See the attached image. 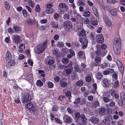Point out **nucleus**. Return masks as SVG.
<instances>
[{
    "instance_id": "obj_1",
    "label": "nucleus",
    "mask_w": 125,
    "mask_h": 125,
    "mask_svg": "<svg viewBox=\"0 0 125 125\" xmlns=\"http://www.w3.org/2000/svg\"><path fill=\"white\" fill-rule=\"evenodd\" d=\"M114 50L116 54H119L121 50V40L119 38H115L113 41Z\"/></svg>"
},
{
    "instance_id": "obj_2",
    "label": "nucleus",
    "mask_w": 125,
    "mask_h": 125,
    "mask_svg": "<svg viewBox=\"0 0 125 125\" xmlns=\"http://www.w3.org/2000/svg\"><path fill=\"white\" fill-rule=\"evenodd\" d=\"M48 41H46L43 43L39 44L35 47L34 51L37 54L40 53L44 51L47 47Z\"/></svg>"
},
{
    "instance_id": "obj_3",
    "label": "nucleus",
    "mask_w": 125,
    "mask_h": 125,
    "mask_svg": "<svg viewBox=\"0 0 125 125\" xmlns=\"http://www.w3.org/2000/svg\"><path fill=\"white\" fill-rule=\"evenodd\" d=\"M74 116L76 121L80 123H85L87 120L84 114H82L81 115L79 113H76L75 114Z\"/></svg>"
},
{
    "instance_id": "obj_4",
    "label": "nucleus",
    "mask_w": 125,
    "mask_h": 125,
    "mask_svg": "<svg viewBox=\"0 0 125 125\" xmlns=\"http://www.w3.org/2000/svg\"><path fill=\"white\" fill-rule=\"evenodd\" d=\"M80 42L82 43L83 48H85L87 46L88 41L85 37H82L79 40Z\"/></svg>"
},
{
    "instance_id": "obj_5",
    "label": "nucleus",
    "mask_w": 125,
    "mask_h": 125,
    "mask_svg": "<svg viewBox=\"0 0 125 125\" xmlns=\"http://www.w3.org/2000/svg\"><path fill=\"white\" fill-rule=\"evenodd\" d=\"M96 40L97 43H101L104 42V38L103 34H99L97 35L96 36Z\"/></svg>"
},
{
    "instance_id": "obj_6",
    "label": "nucleus",
    "mask_w": 125,
    "mask_h": 125,
    "mask_svg": "<svg viewBox=\"0 0 125 125\" xmlns=\"http://www.w3.org/2000/svg\"><path fill=\"white\" fill-rule=\"evenodd\" d=\"M31 99V97L30 95L28 93L25 94L23 96L22 102V103L30 101Z\"/></svg>"
},
{
    "instance_id": "obj_7",
    "label": "nucleus",
    "mask_w": 125,
    "mask_h": 125,
    "mask_svg": "<svg viewBox=\"0 0 125 125\" xmlns=\"http://www.w3.org/2000/svg\"><path fill=\"white\" fill-rule=\"evenodd\" d=\"M7 62H8L6 65V67L8 69H9L14 66L15 63V61L13 59L10 60Z\"/></svg>"
},
{
    "instance_id": "obj_8",
    "label": "nucleus",
    "mask_w": 125,
    "mask_h": 125,
    "mask_svg": "<svg viewBox=\"0 0 125 125\" xmlns=\"http://www.w3.org/2000/svg\"><path fill=\"white\" fill-rule=\"evenodd\" d=\"M64 27L66 29H69L72 27L71 22L70 21H66L63 23Z\"/></svg>"
},
{
    "instance_id": "obj_9",
    "label": "nucleus",
    "mask_w": 125,
    "mask_h": 125,
    "mask_svg": "<svg viewBox=\"0 0 125 125\" xmlns=\"http://www.w3.org/2000/svg\"><path fill=\"white\" fill-rule=\"evenodd\" d=\"M116 63L121 73L122 74L124 72V68L122 64L119 60H117L116 61Z\"/></svg>"
},
{
    "instance_id": "obj_10",
    "label": "nucleus",
    "mask_w": 125,
    "mask_h": 125,
    "mask_svg": "<svg viewBox=\"0 0 125 125\" xmlns=\"http://www.w3.org/2000/svg\"><path fill=\"white\" fill-rule=\"evenodd\" d=\"M13 41L15 43L18 44L20 43V37L17 35H14L12 37Z\"/></svg>"
},
{
    "instance_id": "obj_11",
    "label": "nucleus",
    "mask_w": 125,
    "mask_h": 125,
    "mask_svg": "<svg viewBox=\"0 0 125 125\" xmlns=\"http://www.w3.org/2000/svg\"><path fill=\"white\" fill-rule=\"evenodd\" d=\"M11 57V54L9 51H7L5 55V59L6 61H8L10 60Z\"/></svg>"
},
{
    "instance_id": "obj_12",
    "label": "nucleus",
    "mask_w": 125,
    "mask_h": 125,
    "mask_svg": "<svg viewBox=\"0 0 125 125\" xmlns=\"http://www.w3.org/2000/svg\"><path fill=\"white\" fill-rule=\"evenodd\" d=\"M91 122L94 124H97L98 123L99 119L96 117H93L91 119Z\"/></svg>"
},
{
    "instance_id": "obj_13",
    "label": "nucleus",
    "mask_w": 125,
    "mask_h": 125,
    "mask_svg": "<svg viewBox=\"0 0 125 125\" xmlns=\"http://www.w3.org/2000/svg\"><path fill=\"white\" fill-rule=\"evenodd\" d=\"M94 60L95 62V65L96 66L99 65L101 62V58L98 56L96 57L95 58Z\"/></svg>"
},
{
    "instance_id": "obj_14",
    "label": "nucleus",
    "mask_w": 125,
    "mask_h": 125,
    "mask_svg": "<svg viewBox=\"0 0 125 125\" xmlns=\"http://www.w3.org/2000/svg\"><path fill=\"white\" fill-rule=\"evenodd\" d=\"M64 119H65L66 123H70L72 121V119L70 117H68L67 115H65L63 117Z\"/></svg>"
},
{
    "instance_id": "obj_15",
    "label": "nucleus",
    "mask_w": 125,
    "mask_h": 125,
    "mask_svg": "<svg viewBox=\"0 0 125 125\" xmlns=\"http://www.w3.org/2000/svg\"><path fill=\"white\" fill-rule=\"evenodd\" d=\"M110 81L107 79L104 80L103 81V85L104 86L106 87L109 85Z\"/></svg>"
},
{
    "instance_id": "obj_16",
    "label": "nucleus",
    "mask_w": 125,
    "mask_h": 125,
    "mask_svg": "<svg viewBox=\"0 0 125 125\" xmlns=\"http://www.w3.org/2000/svg\"><path fill=\"white\" fill-rule=\"evenodd\" d=\"M27 23L28 25H32L34 23V21L33 20H31L30 18H28L27 19Z\"/></svg>"
},
{
    "instance_id": "obj_17",
    "label": "nucleus",
    "mask_w": 125,
    "mask_h": 125,
    "mask_svg": "<svg viewBox=\"0 0 125 125\" xmlns=\"http://www.w3.org/2000/svg\"><path fill=\"white\" fill-rule=\"evenodd\" d=\"M27 80L30 82L33 81V79L32 73H30L28 74L27 77Z\"/></svg>"
},
{
    "instance_id": "obj_18",
    "label": "nucleus",
    "mask_w": 125,
    "mask_h": 125,
    "mask_svg": "<svg viewBox=\"0 0 125 125\" xmlns=\"http://www.w3.org/2000/svg\"><path fill=\"white\" fill-rule=\"evenodd\" d=\"M114 72V70L112 69H109L103 72L104 74L105 75L108 74L109 73H112Z\"/></svg>"
},
{
    "instance_id": "obj_19",
    "label": "nucleus",
    "mask_w": 125,
    "mask_h": 125,
    "mask_svg": "<svg viewBox=\"0 0 125 125\" xmlns=\"http://www.w3.org/2000/svg\"><path fill=\"white\" fill-rule=\"evenodd\" d=\"M19 51L20 53L22 52L24 49L25 48V47L23 44H21L19 46Z\"/></svg>"
},
{
    "instance_id": "obj_20",
    "label": "nucleus",
    "mask_w": 125,
    "mask_h": 125,
    "mask_svg": "<svg viewBox=\"0 0 125 125\" xmlns=\"http://www.w3.org/2000/svg\"><path fill=\"white\" fill-rule=\"evenodd\" d=\"M92 9L94 13L95 16L98 17V13L97 10V8L95 6L92 7Z\"/></svg>"
},
{
    "instance_id": "obj_21",
    "label": "nucleus",
    "mask_w": 125,
    "mask_h": 125,
    "mask_svg": "<svg viewBox=\"0 0 125 125\" xmlns=\"http://www.w3.org/2000/svg\"><path fill=\"white\" fill-rule=\"evenodd\" d=\"M93 88L94 89V90H92L91 93L93 94H94L96 92V89L97 88V84L95 83H93Z\"/></svg>"
},
{
    "instance_id": "obj_22",
    "label": "nucleus",
    "mask_w": 125,
    "mask_h": 125,
    "mask_svg": "<svg viewBox=\"0 0 125 125\" xmlns=\"http://www.w3.org/2000/svg\"><path fill=\"white\" fill-rule=\"evenodd\" d=\"M13 29L16 32H18L21 30V27L15 25L13 26Z\"/></svg>"
},
{
    "instance_id": "obj_23",
    "label": "nucleus",
    "mask_w": 125,
    "mask_h": 125,
    "mask_svg": "<svg viewBox=\"0 0 125 125\" xmlns=\"http://www.w3.org/2000/svg\"><path fill=\"white\" fill-rule=\"evenodd\" d=\"M78 56L80 58H81V57L83 56V60H85V56L84 54H83L82 51H80L78 52Z\"/></svg>"
},
{
    "instance_id": "obj_24",
    "label": "nucleus",
    "mask_w": 125,
    "mask_h": 125,
    "mask_svg": "<svg viewBox=\"0 0 125 125\" xmlns=\"http://www.w3.org/2000/svg\"><path fill=\"white\" fill-rule=\"evenodd\" d=\"M50 24L52 27L55 28H57L58 25V23H56L53 21H52L51 22Z\"/></svg>"
},
{
    "instance_id": "obj_25",
    "label": "nucleus",
    "mask_w": 125,
    "mask_h": 125,
    "mask_svg": "<svg viewBox=\"0 0 125 125\" xmlns=\"http://www.w3.org/2000/svg\"><path fill=\"white\" fill-rule=\"evenodd\" d=\"M59 6L61 8H67L68 6L67 5L64 3H62L59 4Z\"/></svg>"
},
{
    "instance_id": "obj_26",
    "label": "nucleus",
    "mask_w": 125,
    "mask_h": 125,
    "mask_svg": "<svg viewBox=\"0 0 125 125\" xmlns=\"http://www.w3.org/2000/svg\"><path fill=\"white\" fill-rule=\"evenodd\" d=\"M100 103L98 101H96L94 102L92 105V107L94 108H96L97 107L99 106Z\"/></svg>"
},
{
    "instance_id": "obj_27",
    "label": "nucleus",
    "mask_w": 125,
    "mask_h": 125,
    "mask_svg": "<svg viewBox=\"0 0 125 125\" xmlns=\"http://www.w3.org/2000/svg\"><path fill=\"white\" fill-rule=\"evenodd\" d=\"M77 4L78 6L80 5L85 6L86 5V3L83 2V0H79Z\"/></svg>"
},
{
    "instance_id": "obj_28",
    "label": "nucleus",
    "mask_w": 125,
    "mask_h": 125,
    "mask_svg": "<svg viewBox=\"0 0 125 125\" xmlns=\"http://www.w3.org/2000/svg\"><path fill=\"white\" fill-rule=\"evenodd\" d=\"M28 3L29 5L31 7H33L35 5L34 2L31 0H29Z\"/></svg>"
},
{
    "instance_id": "obj_29",
    "label": "nucleus",
    "mask_w": 125,
    "mask_h": 125,
    "mask_svg": "<svg viewBox=\"0 0 125 125\" xmlns=\"http://www.w3.org/2000/svg\"><path fill=\"white\" fill-rule=\"evenodd\" d=\"M4 6L6 9L7 10H8L10 9V6L8 3L6 1L4 2Z\"/></svg>"
},
{
    "instance_id": "obj_30",
    "label": "nucleus",
    "mask_w": 125,
    "mask_h": 125,
    "mask_svg": "<svg viewBox=\"0 0 125 125\" xmlns=\"http://www.w3.org/2000/svg\"><path fill=\"white\" fill-rule=\"evenodd\" d=\"M92 77V76L90 75H87L86 77V80L88 82H90L91 81Z\"/></svg>"
},
{
    "instance_id": "obj_31",
    "label": "nucleus",
    "mask_w": 125,
    "mask_h": 125,
    "mask_svg": "<svg viewBox=\"0 0 125 125\" xmlns=\"http://www.w3.org/2000/svg\"><path fill=\"white\" fill-rule=\"evenodd\" d=\"M36 84L38 86H41L43 85L42 82L40 80H37V81Z\"/></svg>"
},
{
    "instance_id": "obj_32",
    "label": "nucleus",
    "mask_w": 125,
    "mask_h": 125,
    "mask_svg": "<svg viewBox=\"0 0 125 125\" xmlns=\"http://www.w3.org/2000/svg\"><path fill=\"white\" fill-rule=\"evenodd\" d=\"M109 12L112 16H115L116 15V11L115 9H113L109 11Z\"/></svg>"
},
{
    "instance_id": "obj_33",
    "label": "nucleus",
    "mask_w": 125,
    "mask_h": 125,
    "mask_svg": "<svg viewBox=\"0 0 125 125\" xmlns=\"http://www.w3.org/2000/svg\"><path fill=\"white\" fill-rule=\"evenodd\" d=\"M90 12L89 11H86L84 12L83 13V16L85 17H89L90 14Z\"/></svg>"
},
{
    "instance_id": "obj_34",
    "label": "nucleus",
    "mask_w": 125,
    "mask_h": 125,
    "mask_svg": "<svg viewBox=\"0 0 125 125\" xmlns=\"http://www.w3.org/2000/svg\"><path fill=\"white\" fill-rule=\"evenodd\" d=\"M86 34L85 31L83 29H82L80 32L79 36L80 37L84 36Z\"/></svg>"
},
{
    "instance_id": "obj_35",
    "label": "nucleus",
    "mask_w": 125,
    "mask_h": 125,
    "mask_svg": "<svg viewBox=\"0 0 125 125\" xmlns=\"http://www.w3.org/2000/svg\"><path fill=\"white\" fill-rule=\"evenodd\" d=\"M41 9L39 5L37 4L35 8V10L36 12H39L40 11Z\"/></svg>"
},
{
    "instance_id": "obj_36",
    "label": "nucleus",
    "mask_w": 125,
    "mask_h": 125,
    "mask_svg": "<svg viewBox=\"0 0 125 125\" xmlns=\"http://www.w3.org/2000/svg\"><path fill=\"white\" fill-rule=\"evenodd\" d=\"M63 18L65 20H69L70 18L69 15L68 14H65L63 15Z\"/></svg>"
},
{
    "instance_id": "obj_37",
    "label": "nucleus",
    "mask_w": 125,
    "mask_h": 125,
    "mask_svg": "<svg viewBox=\"0 0 125 125\" xmlns=\"http://www.w3.org/2000/svg\"><path fill=\"white\" fill-rule=\"evenodd\" d=\"M105 111V109L104 108H100L99 110V113L100 115L104 113Z\"/></svg>"
},
{
    "instance_id": "obj_38",
    "label": "nucleus",
    "mask_w": 125,
    "mask_h": 125,
    "mask_svg": "<svg viewBox=\"0 0 125 125\" xmlns=\"http://www.w3.org/2000/svg\"><path fill=\"white\" fill-rule=\"evenodd\" d=\"M89 37L91 40H94L95 39L94 34L92 33H91L89 36Z\"/></svg>"
},
{
    "instance_id": "obj_39",
    "label": "nucleus",
    "mask_w": 125,
    "mask_h": 125,
    "mask_svg": "<svg viewBox=\"0 0 125 125\" xmlns=\"http://www.w3.org/2000/svg\"><path fill=\"white\" fill-rule=\"evenodd\" d=\"M121 100H123L125 102V94L123 92H122L120 94Z\"/></svg>"
},
{
    "instance_id": "obj_40",
    "label": "nucleus",
    "mask_w": 125,
    "mask_h": 125,
    "mask_svg": "<svg viewBox=\"0 0 125 125\" xmlns=\"http://www.w3.org/2000/svg\"><path fill=\"white\" fill-rule=\"evenodd\" d=\"M74 14H76L77 16L78 17V20H79V21H80L81 20L83 19V18L78 13H76V12L75 11H74Z\"/></svg>"
},
{
    "instance_id": "obj_41",
    "label": "nucleus",
    "mask_w": 125,
    "mask_h": 125,
    "mask_svg": "<svg viewBox=\"0 0 125 125\" xmlns=\"http://www.w3.org/2000/svg\"><path fill=\"white\" fill-rule=\"evenodd\" d=\"M102 77V75L100 73H98L96 75V77L97 80L100 79Z\"/></svg>"
},
{
    "instance_id": "obj_42",
    "label": "nucleus",
    "mask_w": 125,
    "mask_h": 125,
    "mask_svg": "<svg viewBox=\"0 0 125 125\" xmlns=\"http://www.w3.org/2000/svg\"><path fill=\"white\" fill-rule=\"evenodd\" d=\"M61 86L62 87H64L66 86L67 85V83L65 82H60Z\"/></svg>"
},
{
    "instance_id": "obj_43",
    "label": "nucleus",
    "mask_w": 125,
    "mask_h": 125,
    "mask_svg": "<svg viewBox=\"0 0 125 125\" xmlns=\"http://www.w3.org/2000/svg\"><path fill=\"white\" fill-rule=\"evenodd\" d=\"M53 11V10L52 9L49 8L47 9L46 12V13L50 14L52 13Z\"/></svg>"
},
{
    "instance_id": "obj_44",
    "label": "nucleus",
    "mask_w": 125,
    "mask_h": 125,
    "mask_svg": "<svg viewBox=\"0 0 125 125\" xmlns=\"http://www.w3.org/2000/svg\"><path fill=\"white\" fill-rule=\"evenodd\" d=\"M124 120L121 119L117 122L118 125H123Z\"/></svg>"
},
{
    "instance_id": "obj_45",
    "label": "nucleus",
    "mask_w": 125,
    "mask_h": 125,
    "mask_svg": "<svg viewBox=\"0 0 125 125\" xmlns=\"http://www.w3.org/2000/svg\"><path fill=\"white\" fill-rule=\"evenodd\" d=\"M48 87L49 88H52L54 86L53 84L51 82H49L47 83Z\"/></svg>"
},
{
    "instance_id": "obj_46",
    "label": "nucleus",
    "mask_w": 125,
    "mask_h": 125,
    "mask_svg": "<svg viewBox=\"0 0 125 125\" xmlns=\"http://www.w3.org/2000/svg\"><path fill=\"white\" fill-rule=\"evenodd\" d=\"M119 83L118 81H115L113 84V87L114 88L117 87L119 86Z\"/></svg>"
},
{
    "instance_id": "obj_47",
    "label": "nucleus",
    "mask_w": 125,
    "mask_h": 125,
    "mask_svg": "<svg viewBox=\"0 0 125 125\" xmlns=\"http://www.w3.org/2000/svg\"><path fill=\"white\" fill-rule=\"evenodd\" d=\"M26 107L28 109H31L33 107V105L31 103H29L27 104Z\"/></svg>"
},
{
    "instance_id": "obj_48",
    "label": "nucleus",
    "mask_w": 125,
    "mask_h": 125,
    "mask_svg": "<svg viewBox=\"0 0 125 125\" xmlns=\"http://www.w3.org/2000/svg\"><path fill=\"white\" fill-rule=\"evenodd\" d=\"M116 2V0H107V2L109 4H113Z\"/></svg>"
},
{
    "instance_id": "obj_49",
    "label": "nucleus",
    "mask_w": 125,
    "mask_h": 125,
    "mask_svg": "<svg viewBox=\"0 0 125 125\" xmlns=\"http://www.w3.org/2000/svg\"><path fill=\"white\" fill-rule=\"evenodd\" d=\"M22 13L24 17H26L27 16V12L25 10H23L22 11Z\"/></svg>"
},
{
    "instance_id": "obj_50",
    "label": "nucleus",
    "mask_w": 125,
    "mask_h": 125,
    "mask_svg": "<svg viewBox=\"0 0 125 125\" xmlns=\"http://www.w3.org/2000/svg\"><path fill=\"white\" fill-rule=\"evenodd\" d=\"M62 61L63 63H66L68 62V60L67 58H64L62 59Z\"/></svg>"
},
{
    "instance_id": "obj_51",
    "label": "nucleus",
    "mask_w": 125,
    "mask_h": 125,
    "mask_svg": "<svg viewBox=\"0 0 125 125\" xmlns=\"http://www.w3.org/2000/svg\"><path fill=\"white\" fill-rule=\"evenodd\" d=\"M54 120H55V121L56 122L60 124H62V121L58 118H55Z\"/></svg>"
},
{
    "instance_id": "obj_52",
    "label": "nucleus",
    "mask_w": 125,
    "mask_h": 125,
    "mask_svg": "<svg viewBox=\"0 0 125 125\" xmlns=\"http://www.w3.org/2000/svg\"><path fill=\"white\" fill-rule=\"evenodd\" d=\"M103 100L105 103H107L108 102H110V99L107 97H103Z\"/></svg>"
},
{
    "instance_id": "obj_53",
    "label": "nucleus",
    "mask_w": 125,
    "mask_h": 125,
    "mask_svg": "<svg viewBox=\"0 0 125 125\" xmlns=\"http://www.w3.org/2000/svg\"><path fill=\"white\" fill-rule=\"evenodd\" d=\"M121 101H119L118 102V104L119 106H121L123 105V106L124 105V104H125V102L124 100H121Z\"/></svg>"
},
{
    "instance_id": "obj_54",
    "label": "nucleus",
    "mask_w": 125,
    "mask_h": 125,
    "mask_svg": "<svg viewBox=\"0 0 125 125\" xmlns=\"http://www.w3.org/2000/svg\"><path fill=\"white\" fill-rule=\"evenodd\" d=\"M47 20L46 19H43L40 21V22L42 24H45L47 23Z\"/></svg>"
},
{
    "instance_id": "obj_55",
    "label": "nucleus",
    "mask_w": 125,
    "mask_h": 125,
    "mask_svg": "<svg viewBox=\"0 0 125 125\" xmlns=\"http://www.w3.org/2000/svg\"><path fill=\"white\" fill-rule=\"evenodd\" d=\"M103 19L105 22L110 20L109 19L108 17L106 15H104V16L103 17Z\"/></svg>"
},
{
    "instance_id": "obj_56",
    "label": "nucleus",
    "mask_w": 125,
    "mask_h": 125,
    "mask_svg": "<svg viewBox=\"0 0 125 125\" xmlns=\"http://www.w3.org/2000/svg\"><path fill=\"white\" fill-rule=\"evenodd\" d=\"M83 82L82 80L79 81L76 83V84L78 86H81L83 84Z\"/></svg>"
},
{
    "instance_id": "obj_57",
    "label": "nucleus",
    "mask_w": 125,
    "mask_h": 125,
    "mask_svg": "<svg viewBox=\"0 0 125 125\" xmlns=\"http://www.w3.org/2000/svg\"><path fill=\"white\" fill-rule=\"evenodd\" d=\"M57 44L58 46L59 47H62L64 45L63 43L61 42H58Z\"/></svg>"
},
{
    "instance_id": "obj_58",
    "label": "nucleus",
    "mask_w": 125,
    "mask_h": 125,
    "mask_svg": "<svg viewBox=\"0 0 125 125\" xmlns=\"http://www.w3.org/2000/svg\"><path fill=\"white\" fill-rule=\"evenodd\" d=\"M73 70V68L67 69L66 70V72L67 74H69Z\"/></svg>"
},
{
    "instance_id": "obj_59",
    "label": "nucleus",
    "mask_w": 125,
    "mask_h": 125,
    "mask_svg": "<svg viewBox=\"0 0 125 125\" xmlns=\"http://www.w3.org/2000/svg\"><path fill=\"white\" fill-rule=\"evenodd\" d=\"M65 95L66 96L68 97L69 98H71V93L69 91H67Z\"/></svg>"
},
{
    "instance_id": "obj_60",
    "label": "nucleus",
    "mask_w": 125,
    "mask_h": 125,
    "mask_svg": "<svg viewBox=\"0 0 125 125\" xmlns=\"http://www.w3.org/2000/svg\"><path fill=\"white\" fill-rule=\"evenodd\" d=\"M8 31L10 34H12L14 32V31L11 27L9 28L8 30Z\"/></svg>"
},
{
    "instance_id": "obj_61",
    "label": "nucleus",
    "mask_w": 125,
    "mask_h": 125,
    "mask_svg": "<svg viewBox=\"0 0 125 125\" xmlns=\"http://www.w3.org/2000/svg\"><path fill=\"white\" fill-rule=\"evenodd\" d=\"M74 68L75 71L80 72L79 68L78 65H76L74 67Z\"/></svg>"
},
{
    "instance_id": "obj_62",
    "label": "nucleus",
    "mask_w": 125,
    "mask_h": 125,
    "mask_svg": "<svg viewBox=\"0 0 125 125\" xmlns=\"http://www.w3.org/2000/svg\"><path fill=\"white\" fill-rule=\"evenodd\" d=\"M58 109V107L56 105H54L52 107V110L53 111H57Z\"/></svg>"
},
{
    "instance_id": "obj_63",
    "label": "nucleus",
    "mask_w": 125,
    "mask_h": 125,
    "mask_svg": "<svg viewBox=\"0 0 125 125\" xmlns=\"http://www.w3.org/2000/svg\"><path fill=\"white\" fill-rule=\"evenodd\" d=\"M26 9L28 10L30 12H31L32 11L31 8V7L29 6L26 5L25 6Z\"/></svg>"
},
{
    "instance_id": "obj_64",
    "label": "nucleus",
    "mask_w": 125,
    "mask_h": 125,
    "mask_svg": "<svg viewBox=\"0 0 125 125\" xmlns=\"http://www.w3.org/2000/svg\"><path fill=\"white\" fill-rule=\"evenodd\" d=\"M69 51L70 54H71L73 56L75 55V52L72 49H70L69 50Z\"/></svg>"
}]
</instances>
